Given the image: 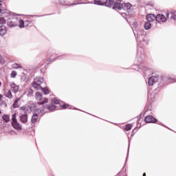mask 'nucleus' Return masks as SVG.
<instances>
[{"mask_svg":"<svg viewBox=\"0 0 176 176\" xmlns=\"http://www.w3.org/2000/svg\"><path fill=\"white\" fill-rule=\"evenodd\" d=\"M3 0H0V2H3Z\"/></svg>","mask_w":176,"mask_h":176,"instance_id":"obj_37","label":"nucleus"},{"mask_svg":"<svg viewBox=\"0 0 176 176\" xmlns=\"http://www.w3.org/2000/svg\"><path fill=\"white\" fill-rule=\"evenodd\" d=\"M94 3H95V5H102L101 1H100L98 0H95Z\"/></svg>","mask_w":176,"mask_h":176,"instance_id":"obj_27","label":"nucleus"},{"mask_svg":"<svg viewBox=\"0 0 176 176\" xmlns=\"http://www.w3.org/2000/svg\"><path fill=\"white\" fill-rule=\"evenodd\" d=\"M143 176H146V173H144V174H143Z\"/></svg>","mask_w":176,"mask_h":176,"instance_id":"obj_36","label":"nucleus"},{"mask_svg":"<svg viewBox=\"0 0 176 176\" xmlns=\"http://www.w3.org/2000/svg\"><path fill=\"white\" fill-rule=\"evenodd\" d=\"M146 20L148 23H152V21H155L156 20V16L153 14H148L146 15Z\"/></svg>","mask_w":176,"mask_h":176,"instance_id":"obj_13","label":"nucleus"},{"mask_svg":"<svg viewBox=\"0 0 176 176\" xmlns=\"http://www.w3.org/2000/svg\"><path fill=\"white\" fill-rule=\"evenodd\" d=\"M52 104H56V105L59 104L60 106V107L63 108V109H65L67 107H69V105L67 104L61 105L60 100H58V99H57V98H54L52 100Z\"/></svg>","mask_w":176,"mask_h":176,"instance_id":"obj_12","label":"nucleus"},{"mask_svg":"<svg viewBox=\"0 0 176 176\" xmlns=\"http://www.w3.org/2000/svg\"><path fill=\"white\" fill-rule=\"evenodd\" d=\"M142 34L140 33H138L137 34V38H140V36H141Z\"/></svg>","mask_w":176,"mask_h":176,"instance_id":"obj_31","label":"nucleus"},{"mask_svg":"<svg viewBox=\"0 0 176 176\" xmlns=\"http://www.w3.org/2000/svg\"><path fill=\"white\" fill-rule=\"evenodd\" d=\"M166 16L167 19H168V17H170V18L171 19V20H176V11L172 10V11L167 12L166 13Z\"/></svg>","mask_w":176,"mask_h":176,"instance_id":"obj_9","label":"nucleus"},{"mask_svg":"<svg viewBox=\"0 0 176 176\" xmlns=\"http://www.w3.org/2000/svg\"><path fill=\"white\" fill-rule=\"evenodd\" d=\"M131 124H127L126 125H125V127H124V130L125 131H129V130H131Z\"/></svg>","mask_w":176,"mask_h":176,"instance_id":"obj_24","label":"nucleus"},{"mask_svg":"<svg viewBox=\"0 0 176 176\" xmlns=\"http://www.w3.org/2000/svg\"><path fill=\"white\" fill-rule=\"evenodd\" d=\"M35 98L37 100V101H41L40 102H38V105H43V104H46L48 100L46 98H42V95L39 92H36L35 94Z\"/></svg>","mask_w":176,"mask_h":176,"instance_id":"obj_6","label":"nucleus"},{"mask_svg":"<svg viewBox=\"0 0 176 176\" xmlns=\"http://www.w3.org/2000/svg\"><path fill=\"white\" fill-rule=\"evenodd\" d=\"M159 79H161V78L159 77H155V76H152L149 78L148 81V86H153L154 83H156V82H159Z\"/></svg>","mask_w":176,"mask_h":176,"instance_id":"obj_8","label":"nucleus"},{"mask_svg":"<svg viewBox=\"0 0 176 176\" xmlns=\"http://www.w3.org/2000/svg\"><path fill=\"white\" fill-rule=\"evenodd\" d=\"M8 27L11 28L13 27H17L19 24V28H24V21L21 19H19L17 17H10L7 22Z\"/></svg>","mask_w":176,"mask_h":176,"instance_id":"obj_1","label":"nucleus"},{"mask_svg":"<svg viewBox=\"0 0 176 176\" xmlns=\"http://www.w3.org/2000/svg\"><path fill=\"white\" fill-rule=\"evenodd\" d=\"M1 85H2V83H1V82H0V87L1 86Z\"/></svg>","mask_w":176,"mask_h":176,"instance_id":"obj_38","label":"nucleus"},{"mask_svg":"<svg viewBox=\"0 0 176 176\" xmlns=\"http://www.w3.org/2000/svg\"><path fill=\"white\" fill-rule=\"evenodd\" d=\"M2 97H3V96L0 94V102H1V101H2Z\"/></svg>","mask_w":176,"mask_h":176,"instance_id":"obj_34","label":"nucleus"},{"mask_svg":"<svg viewBox=\"0 0 176 176\" xmlns=\"http://www.w3.org/2000/svg\"><path fill=\"white\" fill-rule=\"evenodd\" d=\"M6 19L3 17L0 18V25L1 24H6Z\"/></svg>","mask_w":176,"mask_h":176,"instance_id":"obj_25","label":"nucleus"},{"mask_svg":"<svg viewBox=\"0 0 176 176\" xmlns=\"http://www.w3.org/2000/svg\"><path fill=\"white\" fill-rule=\"evenodd\" d=\"M44 109H47L48 111H56V109H57V107H56V105L51 104L45 106L44 107Z\"/></svg>","mask_w":176,"mask_h":176,"instance_id":"obj_15","label":"nucleus"},{"mask_svg":"<svg viewBox=\"0 0 176 176\" xmlns=\"http://www.w3.org/2000/svg\"><path fill=\"white\" fill-rule=\"evenodd\" d=\"M60 3H61L62 5H65V3H64V1L63 0L60 1Z\"/></svg>","mask_w":176,"mask_h":176,"instance_id":"obj_30","label":"nucleus"},{"mask_svg":"<svg viewBox=\"0 0 176 176\" xmlns=\"http://www.w3.org/2000/svg\"><path fill=\"white\" fill-rule=\"evenodd\" d=\"M11 89L14 92L17 93L19 91V86L16 85V84H11Z\"/></svg>","mask_w":176,"mask_h":176,"instance_id":"obj_18","label":"nucleus"},{"mask_svg":"<svg viewBox=\"0 0 176 176\" xmlns=\"http://www.w3.org/2000/svg\"><path fill=\"white\" fill-rule=\"evenodd\" d=\"M34 93V91L32 89H29L28 94L31 95Z\"/></svg>","mask_w":176,"mask_h":176,"instance_id":"obj_28","label":"nucleus"},{"mask_svg":"<svg viewBox=\"0 0 176 176\" xmlns=\"http://www.w3.org/2000/svg\"><path fill=\"white\" fill-rule=\"evenodd\" d=\"M1 113V109H0V114Z\"/></svg>","mask_w":176,"mask_h":176,"instance_id":"obj_39","label":"nucleus"},{"mask_svg":"<svg viewBox=\"0 0 176 176\" xmlns=\"http://www.w3.org/2000/svg\"><path fill=\"white\" fill-rule=\"evenodd\" d=\"M41 89V91H43V93H44V94H49V89L47 88H43L42 87H41L40 88Z\"/></svg>","mask_w":176,"mask_h":176,"instance_id":"obj_23","label":"nucleus"},{"mask_svg":"<svg viewBox=\"0 0 176 176\" xmlns=\"http://www.w3.org/2000/svg\"><path fill=\"white\" fill-rule=\"evenodd\" d=\"M144 120L146 123H156V122H157V120H156V118L152 116H146Z\"/></svg>","mask_w":176,"mask_h":176,"instance_id":"obj_10","label":"nucleus"},{"mask_svg":"<svg viewBox=\"0 0 176 176\" xmlns=\"http://www.w3.org/2000/svg\"><path fill=\"white\" fill-rule=\"evenodd\" d=\"M12 68H14V69H17V68H22L21 65L18 63H14L12 65Z\"/></svg>","mask_w":176,"mask_h":176,"instance_id":"obj_22","label":"nucleus"},{"mask_svg":"<svg viewBox=\"0 0 176 176\" xmlns=\"http://www.w3.org/2000/svg\"><path fill=\"white\" fill-rule=\"evenodd\" d=\"M17 76V72L16 71H12L11 73V78H16Z\"/></svg>","mask_w":176,"mask_h":176,"instance_id":"obj_26","label":"nucleus"},{"mask_svg":"<svg viewBox=\"0 0 176 176\" xmlns=\"http://www.w3.org/2000/svg\"><path fill=\"white\" fill-rule=\"evenodd\" d=\"M12 126L16 130H21V125L17 122V118H16V113L12 116Z\"/></svg>","mask_w":176,"mask_h":176,"instance_id":"obj_5","label":"nucleus"},{"mask_svg":"<svg viewBox=\"0 0 176 176\" xmlns=\"http://www.w3.org/2000/svg\"><path fill=\"white\" fill-rule=\"evenodd\" d=\"M18 101H20V99L16 100L15 102H14V105H16V103Z\"/></svg>","mask_w":176,"mask_h":176,"instance_id":"obj_32","label":"nucleus"},{"mask_svg":"<svg viewBox=\"0 0 176 176\" xmlns=\"http://www.w3.org/2000/svg\"><path fill=\"white\" fill-rule=\"evenodd\" d=\"M0 63H1V64H3V63H5V61L3 60L2 57H0Z\"/></svg>","mask_w":176,"mask_h":176,"instance_id":"obj_29","label":"nucleus"},{"mask_svg":"<svg viewBox=\"0 0 176 176\" xmlns=\"http://www.w3.org/2000/svg\"><path fill=\"white\" fill-rule=\"evenodd\" d=\"M162 80L163 82H165V83H174V82H176V78L173 80L171 78H168V77H163Z\"/></svg>","mask_w":176,"mask_h":176,"instance_id":"obj_17","label":"nucleus"},{"mask_svg":"<svg viewBox=\"0 0 176 176\" xmlns=\"http://www.w3.org/2000/svg\"><path fill=\"white\" fill-rule=\"evenodd\" d=\"M118 2H120V0H107L105 3V6H107L108 8H111L112 5L115 6V3H118Z\"/></svg>","mask_w":176,"mask_h":176,"instance_id":"obj_11","label":"nucleus"},{"mask_svg":"<svg viewBox=\"0 0 176 176\" xmlns=\"http://www.w3.org/2000/svg\"><path fill=\"white\" fill-rule=\"evenodd\" d=\"M20 120L22 123H27L28 122V116L27 114L20 116Z\"/></svg>","mask_w":176,"mask_h":176,"instance_id":"obj_16","label":"nucleus"},{"mask_svg":"<svg viewBox=\"0 0 176 176\" xmlns=\"http://www.w3.org/2000/svg\"><path fill=\"white\" fill-rule=\"evenodd\" d=\"M2 118L4 122H6V123H8V122H10V117L9 116L3 115Z\"/></svg>","mask_w":176,"mask_h":176,"instance_id":"obj_21","label":"nucleus"},{"mask_svg":"<svg viewBox=\"0 0 176 176\" xmlns=\"http://www.w3.org/2000/svg\"><path fill=\"white\" fill-rule=\"evenodd\" d=\"M1 10L0 9V13H1Z\"/></svg>","mask_w":176,"mask_h":176,"instance_id":"obj_40","label":"nucleus"},{"mask_svg":"<svg viewBox=\"0 0 176 176\" xmlns=\"http://www.w3.org/2000/svg\"><path fill=\"white\" fill-rule=\"evenodd\" d=\"M43 83V78H40V77H36L34 79V81L32 84V87L34 89H36V90L41 89V85Z\"/></svg>","mask_w":176,"mask_h":176,"instance_id":"obj_4","label":"nucleus"},{"mask_svg":"<svg viewBox=\"0 0 176 176\" xmlns=\"http://www.w3.org/2000/svg\"><path fill=\"white\" fill-rule=\"evenodd\" d=\"M4 96H6V97H8V98H12V91H10V90L9 89L6 90Z\"/></svg>","mask_w":176,"mask_h":176,"instance_id":"obj_19","label":"nucleus"},{"mask_svg":"<svg viewBox=\"0 0 176 176\" xmlns=\"http://www.w3.org/2000/svg\"><path fill=\"white\" fill-rule=\"evenodd\" d=\"M120 13H121V14L122 15V16L124 17V13H123V12H120Z\"/></svg>","mask_w":176,"mask_h":176,"instance_id":"obj_35","label":"nucleus"},{"mask_svg":"<svg viewBox=\"0 0 176 176\" xmlns=\"http://www.w3.org/2000/svg\"><path fill=\"white\" fill-rule=\"evenodd\" d=\"M144 27L145 30H151L152 25L151 24V22L147 21V22H145Z\"/></svg>","mask_w":176,"mask_h":176,"instance_id":"obj_20","label":"nucleus"},{"mask_svg":"<svg viewBox=\"0 0 176 176\" xmlns=\"http://www.w3.org/2000/svg\"><path fill=\"white\" fill-rule=\"evenodd\" d=\"M133 25H134V27H137V22H133Z\"/></svg>","mask_w":176,"mask_h":176,"instance_id":"obj_33","label":"nucleus"},{"mask_svg":"<svg viewBox=\"0 0 176 176\" xmlns=\"http://www.w3.org/2000/svg\"><path fill=\"white\" fill-rule=\"evenodd\" d=\"M30 111H34L35 112V113H34L32 116V123H36V122H38V115L42 116V115L44 113L43 111L37 109L35 104H31Z\"/></svg>","mask_w":176,"mask_h":176,"instance_id":"obj_2","label":"nucleus"},{"mask_svg":"<svg viewBox=\"0 0 176 176\" xmlns=\"http://www.w3.org/2000/svg\"><path fill=\"white\" fill-rule=\"evenodd\" d=\"M8 32V28L5 25L0 26V35L3 36Z\"/></svg>","mask_w":176,"mask_h":176,"instance_id":"obj_14","label":"nucleus"},{"mask_svg":"<svg viewBox=\"0 0 176 176\" xmlns=\"http://www.w3.org/2000/svg\"><path fill=\"white\" fill-rule=\"evenodd\" d=\"M156 21L160 24H163L167 21V16H165L164 14H159L156 16Z\"/></svg>","mask_w":176,"mask_h":176,"instance_id":"obj_7","label":"nucleus"},{"mask_svg":"<svg viewBox=\"0 0 176 176\" xmlns=\"http://www.w3.org/2000/svg\"><path fill=\"white\" fill-rule=\"evenodd\" d=\"M131 3H122L120 1H118L113 6V9H116L117 10H129L131 9Z\"/></svg>","mask_w":176,"mask_h":176,"instance_id":"obj_3","label":"nucleus"}]
</instances>
